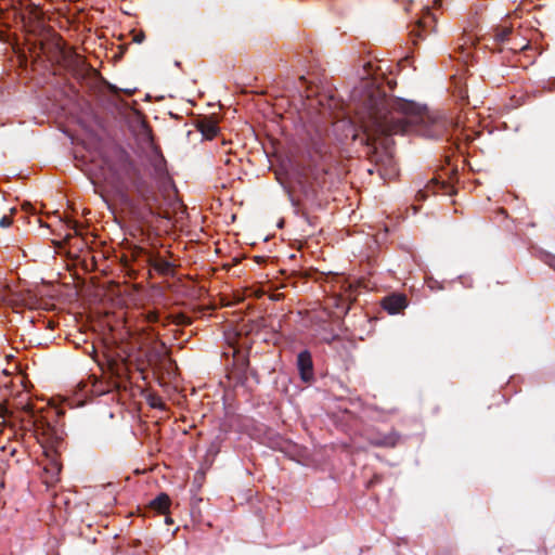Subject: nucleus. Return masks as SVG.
<instances>
[{
  "label": "nucleus",
  "instance_id": "obj_1",
  "mask_svg": "<svg viewBox=\"0 0 555 555\" xmlns=\"http://www.w3.org/2000/svg\"><path fill=\"white\" fill-rule=\"evenodd\" d=\"M362 130L361 142L366 146L369 160L395 172L391 137L416 132L428 139H441L448 120L421 108L413 102L389 98L379 90L369 92L357 112Z\"/></svg>",
  "mask_w": 555,
  "mask_h": 555
},
{
  "label": "nucleus",
  "instance_id": "obj_2",
  "mask_svg": "<svg viewBox=\"0 0 555 555\" xmlns=\"http://www.w3.org/2000/svg\"><path fill=\"white\" fill-rule=\"evenodd\" d=\"M103 179L118 192L129 190V183L140 173V169L129 153L114 145L102 156Z\"/></svg>",
  "mask_w": 555,
  "mask_h": 555
},
{
  "label": "nucleus",
  "instance_id": "obj_3",
  "mask_svg": "<svg viewBox=\"0 0 555 555\" xmlns=\"http://www.w3.org/2000/svg\"><path fill=\"white\" fill-rule=\"evenodd\" d=\"M436 28V17L429 8H426L422 16L412 25H410V38L412 43L416 46L418 41L426 38Z\"/></svg>",
  "mask_w": 555,
  "mask_h": 555
},
{
  "label": "nucleus",
  "instance_id": "obj_4",
  "mask_svg": "<svg viewBox=\"0 0 555 555\" xmlns=\"http://www.w3.org/2000/svg\"><path fill=\"white\" fill-rule=\"evenodd\" d=\"M133 190L138 197L144 203V205L152 211L158 203L157 192L152 183L142 178L139 173L135 179L129 183V190Z\"/></svg>",
  "mask_w": 555,
  "mask_h": 555
},
{
  "label": "nucleus",
  "instance_id": "obj_5",
  "mask_svg": "<svg viewBox=\"0 0 555 555\" xmlns=\"http://www.w3.org/2000/svg\"><path fill=\"white\" fill-rule=\"evenodd\" d=\"M23 411L28 415L27 423L31 426L37 435L50 438L54 435V428L46 416L37 414L34 406L29 403L23 406Z\"/></svg>",
  "mask_w": 555,
  "mask_h": 555
},
{
  "label": "nucleus",
  "instance_id": "obj_6",
  "mask_svg": "<svg viewBox=\"0 0 555 555\" xmlns=\"http://www.w3.org/2000/svg\"><path fill=\"white\" fill-rule=\"evenodd\" d=\"M297 369L304 383H311L314 379L313 362L310 351L302 350L298 353Z\"/></svg>",
  "mask_w": 555,
  "mask_h": 555
},
{
  "label": "nucleus",
  "instance_id": "obj_7",
  "mask_svg": "<svg viewBox=\"0 0 555 555\" xmlns=\"http://www.w3.org/2000/svg\"><path fill=\"white\" fill-rule=\"evenodd\" d=\"M400 439V434L395 429L386 434L376 433L367 437L369 443L377 448H395Z\"/></svg>",
  "mask_w": 555,
  "mask_h": 555
},
{
  "label": "nucleus",
  "instance_id": "obj_8",
  "mask_svg": "<svg viewBox=\"0 0 555 555\" xmlns=\"http://www.w3.org/2000/svg\"><path fill=\"white\" fill-rule=\"evenodd\" d=\"M408 306L406 296L395 293L383 298L382 307L390 314L401 312Z\"/></svg>",
  "mask_w": 555,
  "mask_h": 555
},
{
  "label": "nucleus",
  "instance_id": "obj_9",
  "mask_svg": "<svg viewBox=\"0 0 555 555\" xmlns=\"http://www.w3.org/2000/svg\"><path fill=\"white\" fill-rule=\"evenodd\" d=\"M452 186L446 181H439L438 179H431L425 186V190H420L416 193L417 201H425L427 197V192L438 193L442 192L443 194H450Z\"/></svg>",
  "mask_w": 555,
  "mask_h": 555
},
{
  "label": "nucleus",
  "instance_id": "obj_10",
  "mask_svg": "<svg viewBox=\"0 0 555 555\" xmlns=\"http://www.w3.org/2000/svg\"><path fill=\"white\" fill-rule=\"evenodd\" d=\"M516 30L505 24L498 25L492 28L491 36L495 43H509L515 40Z\"/></svg>",
  "mask_w": 555,
  "mask_h": 555
},
{
  "label": "nucleus",
  "instance_id": "obj_11",
  "mask_svg": "<svg viewBox=\"0 0 555 555\" xmlns=\"http://www.w3.org/2000/svg\"><path fill=\"white\" fill-rule=\"evenodd\" d=\"M196 128L207 140L214 139L219 131L217 122L206 117L197 120Z\"/></svg>",
  "mask_w": 555,
  "mask_h": 555
},
{
  "label": "nucleus",
  "instance_id": "obj_12",
  "mask_svg": "<svg viewBox=\"0 0 555 555\" xmlns=\"http://www.w3.org/2000/svg\"><path fill=\"white\" fill-rule=\"evenodd\" d=\"M150 266L163 275L173 273V264L160 256H153L149 260Z\"/></svg>",
  "mask_w": 555,
  "mask_h": 555
},
{
  "label": "nucleus",
  "instance_id": "obj_13",
  "mask_svg": "<svg viewBox=\"0 0 555 555\" xmlns=\"http://www.w3.org/2000/svg\"><path fill=\"white\" fill-rule=\"evenodd\" d=\"M150 505L159 514H166L169 511L170 498L166 493H160L151 501Z\"/></svg>",
  "mask_w": 555,
  "mask_h": 555
},
{
  "label": "nucleus",
  "instance_id": "obj_14",
  "mask_svg": "<svg viewBox=\"0 0 555 555\" xmlns=\"http://www.w3.org/2000/svg\"><path fill=\"white\" fill-rule=\"evenodd\" d=\"M146 402L153 409L165 411L167 409L166 403L163 401L162 397L157 393L150 392L146 397Z\"/></svg>",
  "mask_w": 555,
  "mask_h": 555
},
{
  "label": "nucleus",
  "instance_id": "obj_15",
  "mask_svg": "<svg viewBox=\"0 0 555 555\" xmlns=\"http://www.w3.org/2000/svg\"><path fill=\"white\" fill-rule=\"evenodd\" d=\"M508 44H511L508 47V49L511 51H514V52L521 51L525 48H527V46H528V43L525 41V39L520 38L518 31H516V34H515V40L514 41H509Z\"/></svg>",
  "mask_w": 555,
  "mask_h": 555
},
{
  "label": "nucleus",
  "instance_id": "obj_16",
  "mask_svg": "<svg viewBox=\"0 0 555 555\" xmlns=\"http://www.w3.org/2000/svg\"><path fill=\"white\" fill-rule=\"evenodd\" d=\"M16 211L15 208H12L11 209V215H4L1 219H0V227L1 228H9L11 224H12V215Z\"/></svg>",
  "mask_w": 555,
  "mask_h": 555
},
{
  "label": "nucleus",
  "instance_id": "obj_17",
  "mask_svg": "<svg viewBox=\"0 0 555 555\" xmlns=\"http://www.w3.org/2000/svg\"><path fill=\"white\" fill-rule=\"evenodd\" d=\"M173 322L178 325H190L192 323L191 318L183 313L176 315Z\"/></svg>",
  "mask_w": 555,
  "mask_h": 555
},
{
  "label": "nucleus",
  "instance_id": "obj_18",
  "mask_svg": "<svg viewBox=\"0 0 555 555\" xmlns=\"http://www.w3.org/2000/svg\"><path fill=\"white\" fill-rule=\"evenodd\" d=\"M146 320H147V322H150V323H156V322H158V320H159V314H158V312H156V311H149V312L146 313Z\"/></svg>",
  "mask_w": 555,
  "mask_h": 555
},
{
  "label": "nucleus",
  "instance_id": "obj_19",
  "mask_svg": "<svg viewBox=\"0 0 555 555\" xmlns=\"http://www.w3.org/2000/svg\"><path fill=\"white\" fill-rule=\"evenodd\" d=\"M298 183L301 185L302 191L308 194L310 191L313 192L311 184L308 185L307 182H304V180L300 178L298 180Z\"/></svg>",
  "mask_w": 555,
  "mask_h": 555
},
{
  "label": "nucleus",
  "instance_id": "obj_20",
  "mask_svg": "<svg viewBox=\"0 0 555 555\" xmlns=\"http://www.w3.org/2000/svg\"><path fill=\"white\" fill-rule=\"evenodd\" d=\"M144 39H145V35H144V33H143V31H140L139 34H135V35L133 36V41H134V42H137V43H141V42H143V41H144Z\"/></svg>",
  "mask_w": 555,
  "mask_h": 555
},
{
  "label": "nucleus",
  "instance_id": "obj_21",
  "mask_svg": "<svg viewBox=\"0 0 555 555\" xmlns=\"http://www.w3.org/2000/svg\"><path fill=\"white\" fill-rule=\"evenodd\" d=\"M545 263L555 270V256H546Z\"/></svg>",
  "mask_w": 555,
  "mask_h": 555
},
{
  "label": "nucleus",
  "instance_id": "obj_22",
  "mask_svg": "<svg viewBox=\"0 0 555 555\" xmlns=\"http://www.w3.org/2000/svg\"><path fill=\"white\" fill-rule=\"evenodd\" d=\"M380 481H382L380 476L375 475V476L370 480L369 485L371 486V485H373V483H378V482H380Z\"/></svg>",
  "mask_w": 555,
  "mask_h": 555
},
{
  "label": "nucleus",
  "instance_id": "obj_23",
  "mask_svg": "<svg viewBox=\"0 0 555 555\" xmlns=\"http://www.w3.org/2000/svg\"><path fill=\"white\" fill-rule=\"evenodd\" d=\"M317 152L320 153L321 157H323L326 154V152H323L321 149H318Z\"/></svg>",
  "mask_w": 555,
  "mask_h": 555
},
{
  "label": "nucleus",
  "instance_id": "obj_24",
  "mask_svg": "<svg viewBox=\"0 0 555 555\" xmlns=\"http://www.w3.org/2000/svg\"><path fill=\"white\" fill-rule=\"evenodd\" d=\"M245 363H246V365L248 366V365H249V360H248V359H246V360H245Z\"/></svg>",
  "mask_w": 555,
  "mask_h": 555
}]
</instances>
